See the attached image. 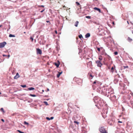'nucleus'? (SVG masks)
<instances>
[{"mask_svg": "<svg viewBox=\"0 0 133 133\" xmlns=\"http://www.w3.org/2000/svg\"><path fill=\"white\" fill-rule=\"evenodd\" d=\"M3 57H5V56L6 57H7V55H3Z\"/></svg>", "mask_w": 133, "mask_h": 133, "instance_id": "obj_40", "label": "nucleus"}, {"mask_svg": "<svg viewBox=\"0 0 133 133\" xmlns=\"http://www.w3.org/2000/svg\"><path fill=\"white\" fill-rule=\"evenodd\" d=\"M90 76L92 78L93 77V76H92L91 74L90 75Z\"/></svg>", "mask_w": 133, "mask_h": 133, "instance_id": "obj_41", "label": "nucleus"}, {"mask_svg": "<svg viewBox=\"0 0 133 133\" xmlns=\"http://www.w3.org/2000/svg\"><path fill=\"white\" fill-rule=\"evenodd\" d=\"M37 53V54L41 55L42 54V51L41 50L39 49H36Z\"/></svg>", "mask_w": 133, "mask_h": 133, "instance_id": "obj_5", "label": "nucleus"}, {"mask_svg": "<svg viewBox=\"0 0 133 133\" xmlns=\"http://www.w3.org/2000/svg\"><path fill=\"white\" fill-rule=\"evenodd\" d=\"M78 37H79L81 39V38L83 37H82V35H79V36H78Z\"/></svg>", "mask_w": 133, "mask_h": 133, "instance_id": "obj_25", "label": "nucleus"}, {"mask_svg": "<svg viewBox=\"0 0 133 133\" xmlns=\"http://www.w3.org/2000/svg\"><path fill=\"white\" fill-rule=\"evenodd\" d=\"M1 94V92H0V94Z\"/></svg>", "mask_w": 133, "mask_h": 133, "instance_id": "obj_60", "label": "nucleus"}, {"mask_svg": "<svg viewBox=\"0 0 133 133\" xmlns=\"http://www.w3.org/2000/svg\"><path fill=\"white\" fill-rule=\"evenodd\" d=\"M63 8H65L64 9V10H68V8H66V7H65V5L63 6Z\"/></svg>", "mask_w": 133, "mask_h": 133, "instance_id": "obj_22", "label": "nucleus"}, {"mask_svg": "<svg viewBox=\"0 0 133 133\" xmlns=\"http://www.w3.org/2000/svg\"><path fill=\"white\" fill-rule=\"evenodd\" d=\"M78 23L79 22L78 21H77L75 23V26L76 27H77L78 26Z\"/></svg>", "mask_w": 133, "mask_h": 133, "instance_id": "obj_12", "label": "nucleus"}, {"mask_svg": "<svg viewBox=\"0 0 133 133\" xmlns=\"http://www.w3.org/2000/svg\"><path fill=\"white\" fill-rule=\"evenodd\" d=\"M127 22L128 23V24H129V23L128 21H127Z\"/></svg>", "mask_w": 133, "mask_h": 133, "instance_id": "obj_54", "label": "nucleus"}, {"mask_svg": "<svg viewBox=\"0 0 133 133\" xmlns=\"http://www.w3.org/2000/svg\"><path fill=\"white\" fill-rule=\"evenodd\" d=\"M46 22H47V23H50V22L49 21H46Z\"/></svg>", "mask_w": 133, "mask_h": 133, "instance_id": "obj_48", "label": "nucleus"}, {"mask_svg": "<svg viewBox=\"0 0 133 133\" xmlns=\"http://www.w3.org/2000/svg\"><path fill=\"white\" fill-rule=\"evenodd\" d=\"M24 124H26V125H28L29 124V123L25 121L24 122Z\"/></svg>", "mask_w": 133, "mask_h": 133, "instance_id": "obj_31", "label": "nucleus"}, {"mask_svg": "<svg viewBox=\"0 0 133 133\" xmlns=\"http://www.w3.org/2000/svg\"><path fill=\"white\" fill-rule=\"evenodd\" d=\"M107 58L109 60H110L111 59V58L110 56H109V55H107Z\"/></svg>", "mask_w": 133, "mask_h": 133, "instance_id": "obj_21", "label": "nucleus"}, {"mask_svg": "<svg viewBox=\"0 0 133 133\" xmlns=\"http://www.w3.org/2000/svg\"><path fill=\"white\" fill-rule=\"evenodd\" d=\"M98 98L99 100L98 101H97V102L101 106H103L104 104V101L103 99H101L100 98L98 97Z\"/></svg>", "mask_w": 133, "mask_h": 133, "instance_id": "obj_1", "label": "nucleus"}, {"mask_svg": "<svg viewBox=\"0 0 133 133\" xmlns=\"http://www.w3.org/2000/svg\"><path fill=\"white\" fill-rule=\"evenodd\" d=\"M21 86L23 88H25L26 87V85H21Z\"/></svg>", "mask_w": 133, "mask_h": 133, "instance_id": "obj_28", "label": "nucleus"}, {"mask_svg": "<svg viewBox=\"0 0 133 133\" xmlns=\"http://www.w3.org/2000/svg\"><path fill=\"white\" fill-rule=\"evenodd\" d=\"M118 54V53L117 51L115 52H114V54L115 55H117Z\"/></svg>", "mask_w": 133, "mask_h": 133, "instance_id": "obj_34", "label": "nucleus"}, {"mask_svg": "<svg viewBox=\"0 0 133 133\" xmlns=\"http://www.w3.org/2000/svg\"><path fill=\"white\" fill-rule=\"evenodd\" d=\"M86 17L87 18H88L89 19H90L91 18V17L90 16H86Z\"/></svg>", "mask_w": 133, "mask_h": 133, "instance_id": "obj_33", "label": "nucleus"}, {"mask_svg": "<svg viewBox=\"0 0 133 133\" xmlns=\"http://www.w3.org/2000/svg\"><path fill=\"white\" fill-rule=\"evenodd\" d=\"M64 0H60V4H61V3L62 2L64 3Z\"/></svg>", "mask_w": 133, "mask_h": 133, "instance_id": "obj_29", "label": "nucleus"}, {"mask_svg": "<svg viewBox=\"0 0 133 133\" xmlns=\"http://www.w3.org/2000/svg\"><path fill=\"white\" fill-rule=\"evenodd\" d=\"M46 119L48 120H50V118L48 117H46Z\"/></svg>", "mask_w": 133, "mask_h": 133, "instance_id": "obj_37", "label": "nucleus"}, {"mask_svg": "<svg viewBox=\"0 0 133 133\" xmlns=\"http://www.w3.org/2000/svg\"><path fill=\"white\" fill-rule=\"evenodd\" d=\"M62 71H61V72H59V77L60 75L62 73Z\"/></svg>", "mask_w": 133, "mask_h": 133, "instance_id": "obj_24", "label": "nucleus"}, {"mask_svg": "<svg viewBox=\"0 0 133 133\" xmlns=\"http://www.w3.org/2000/svg\"><path fill=\"white\" fill-rule=\"evenodd\" d=\"M76 39H78V37H76Z\"/></svg>", "mask_w": 133, "mask_h": 133, "instance_id": "obj_53", "label": "nucleus"}, {"mask_svg": "<svg viewBox=\"0 0 133 133\" xmlns=\"http://www.w3.org/2000/svg\"><path fill=\"white\" fill-rule=\"evenodd\" d=\"M10 56V55H7V57H9Z\"/></svg>", "mask_w": 133, "mask_h": 133, "instance_id": "obj_52", "label": "nucleus"}, {"mask_svg": "<svg viewBox=\"0 0 133 133\" xmlns=\"http://www.w3.org/2000/svg\"><path fill=\"white\" fill-rule=\"evenodd\" d=\"M115 69V66H114H114L112 67L111 69V72L112 73H113L114 72Z\"/></svg>", "mask_w": 133, "mask_h": 133, "instance_id": "obj_10", "label": "nucleus"}, {"mask_svg": "<svg viewBox=\"0 0 133 133\" xmlns=\"http://www.w3.org/2000/svg\"><path fill=\"white\" fill-rule=\"evenodd\" d=\"M30 95L31 96L34 97L36 96V95H32L31 94H30Z\"/></svg>", "mask_w": 133, "mask_h": 133, "instance_id": "obj_26", "label": "nucleus"}, {"mask_svg": "<svg viewBox=\"0 0 133 133\" xmlns=\"http://www.w3.org/2000/svg\"><path fill=\"white\" fill-rule=\"evenodd\" d=\"M124 69L126 68H128V66H124Z\"/></svg>", "mask_w": 133, "mask_h": 133, "instance_id": "obj_38", "label": "nucleus"}, {"mask_svg": "<svg viewBox=\"0 0 133 133\" xmlns=\"http://www.w3.org/2000/svg\"><path fill=\"white\" fill-rule=\"evenodd\" d=\"M74 123H76L77 124H78L79 123V122H77V121H74Z\"/></svg>", "mask_w": 133, "mask_h": 133, "instance_id": "obj_30", "label": "nucleus"}, {"mask_svg": "<svg viewBox=\"0 0 133 133\" xmlns=\"http://www.w3.org/2000/svg\"><path fill=\"white\" fill-rule=\"evenodd\" d=\"M97 50L99 51H100V49L99 48H97Z\"/></svg>", "mask_w": 133, "mask_h": 133, "instance_id": "obj_39", "label": "nucleus"}, {"mask_svg": "<svg viewBox=\"0 0 133 133\" xmlns=\"http://www.w3.org/2000/svg\"><path fill=\"white\" fill-rule=\"evenodd\" d=\"M122 121H118V123H122Z\"/></svg>", "mask_w": 133, "mask_h": 133, "instance_id": "obj_44", "label": "nucleus"}, {"mask_svg": "<svg viewBox=\"0 0 133 133\" xmlns=\"http://www.w3.org/2000/svg\"><path fill=\"white\" fill-rule=\"evenodd\" d=\"M99 131L101 132L107 133L104 127H101L99 129Z\"/></svg>", "mask_w": 133, "mask_h": 133, "instance_id": "obj_2", "label": "nucleus"}, {"mask_svg": "<svg viewBox=\"0 0 133 133\" xmlns=\"http://www.w3.org/2000/svg\"><path fill=\"white\" fill-rule=\"evenodd\" d=\"M57 77L58 78V73L57 74Z\"/></svg>", "mask_w": 133, "mask_h": 133, "instance_id": "obj_49", "label": "nucleus"}, {"mask_svg": "<svg viewBox=\"0 0 133 133\" xmlns=\"http://www.w3.org/2000/svg\"><path fill=\"white\" fill-rule=\"evenodd\" d=\"M112 24H113V25H114V24H115V23H114V22H112Z\"/></svg>", "mask_w": 133, "mask_h": 133, "instance_id": "obj_50", "label": "nucleus"}, {"mask_svg": "<svg viewBox=\"0 0 133 133\" xmlns=\"http://www.w3.org/2000/svg\"><path fill=\"white\" fill-rule=\"evenodd\" d=\"M96 83V81H95L93 83V84H95Z\"/></svg>", "mask_w": 133, "mask_h": 133, "instance_id": "obj_42", "label": "nucleus"}, {"mask_svg": "<svg viewBox=\"0 0 133 133\" xmlns=\"http://www.w3.org/2000/svg\"><path fill=\"white\" fill-rule=\"evenodd\" d=\"M19 77V75L18 73H17L16 74V75L14 77V79H17Z\"/></svg>", "mask_w": 133, "mask_h": 133, "instance_id": "obj_8", "label": "nucleus"}, {"mask_svg": "<svg viewBox=\"0 0 133 133\" xmlns=\"http://www.w3.org/2000/svg\"><path fill=\"white\" fill-rule=\"evenodd\" d=\"M87 59H89V58H87Z\"/></svg>", "mask_w": 133, "mask_h": 133, "instance_id": "obj_61", "label": "nucleus"}, {"mask_svg": "<svg viewBox=\"0 0 133 133\" xmlns=\"http://www.w3.org/2000/svg\"><path fill=\"white\" fill-rule=\"evenodd\" d=\"M96 63L97 64V65L98 67H101L102 65V64L101 62L100 61L97 60L96 61Z\"/></svg>", "mask_w": 133, "mask_h": 133, "instance_id": "obj_3", "label": "nucleus"}, {"mask_svg": "<svg viewBox=\"0 0 133 133\" xmlns=\"http://www.w3.org/2000/svg\"><path fill=\"white\" fill-rule=\"evenodd\" d=\"M2 26V25H0V28L1 27V26Z\"/></svg>", "mask_w": 133, "mask_h": 133, "instance_id": "obj_56", "label": "nucleus"}, {"mask_svg": "<svg viewBox=\"0 0 133 133\" xmlns=\"http://www.w3.org/2000/svg\"><path fill=\"white\" fill-rule=\"evenodd\" d=\"M0 110H1V111L3 112V114H4L5 112V111L4 110L3 108H1V109Z\"/></svg>", "mask_w": 133, "mask_h": 133, "instance_id": "obj_16", "label": "nucleus"}, {"mask_svg": "<svg viewBox=\"0 0 133 133\" xmlns=\"http://www.w3.org/2000/svg\"><path fill=\"white\" fill-rule=\"evenodd\" d=\"M133 25V24H132Z\"/></svg>", "mask_w": 133, "mask_h": 133, "instance_id": "obj_63", "label": "nucleus"}, {"mask_svg": "<svg viewBox=\"0 0 133 133\" xmlns=\"http://www.w3.org/2000/svg\"><path fill=\"white\" fill-rule=\"evenodd\" d=\"M45 10V9H43V10L42 11H41V12H43V11H44Z\"/></svg>", "mask_w": 133, "mask_h": 133, "instance_id": "obj_43", "label": "nucleus"}, {"mask_svg": "<svg viewBox=\"0 0 133 133\" xmlns=\"http://www.w3.org/2000/svg\"><path fill=\"white\" fill-rule=\"evenodd\" d=\"M130 103L131 104V107L132 108H133V101L131 100L130 101Z\"/></svg>", "mask_w": 133, "mask_h": 133, "instance_id": "obj_13", "label": "nucleus"}, {"mask_svg": "<svg viewBox=\"0 0 133 133\" xmlns=\"http://www.w3.org/2000/svg\"><path fill=\"white\" fill-rule=\"evenodd\" d=\"M114 121L111 120H109L108 121V123L109 124L111 125H113L114 124Z\"/></svg>", "mask_w": 133, "mask_h": 133, "instance_id": "obj_6", "label": "nucleus"}, {"mask_svg": "<svg viewBox=\"0 0 133 133\" xmlns=\"http://www.w3.org/2000/svg\"><path fill=\"white\" fill-rule=\"evenodd\" d=\"M110 97L113 98L114 99H115L116 98V96L115 95H114V94L113 93H111L110 94Z\"/></svg>", "mask_w": 133, "mask_h": 133, "instance_id": "obj_7", "label": "nucleus"}, {"mask_svg": "<svg viewBox=\"0 0 133 133\" xmlns=\"http://www.w3.org/2000/svg\"><path fill=\"white\" fill-rule=\"evenodd\" d=\"M102 54L104 55V56H106L107 57V55H108L105 52L103 53Z\"/></svg>", "mask_w": 133, "mask_h": 133, "instance_id": "obj_18", "label": "nucleus"}, {"mask_svg": "<svg viewBox=\"0 0 133 133\" xmlns=\"http://www.w3.org/2000/svg\"><path fill=\"white\" fill-rule=\"evenodd\" d=\"M1 121H3V122H4V120L3 119H1Z\"/></svg>", "mask_w": 133, "mask_h": 133, "instance_id": "obj_46", "label": "nucleus"}, {"mask_svg": "<svg viewBox=\"0 0 133 133\" xmlns=\"http://www.w3.org/2000/svg\"><path fill=\"white\" fill-rule=\"evenodd\" d=\"M42 91L43 92H44V91L43 90H42Z\"/></svg>", "mask_w": 133, "mask_h": 133, "instance_id": "obj_57", "label": "nucleus"}, {"mask_svg": "<svg viewBox=\"0 0 133 133\" xmlns=\"http://www.w3.org/2000/svg\"><path fill=\"white\" fill-rule=\"evenodd\" d=\"M132 33L133 34V30L132 31Z\"/></svg>", "mask_w": 133, "mask_h": 133, "instance_id": "obj_58", "label": "nucleus"}, {"mask_svg": "<svg viewBox=\"0 0 133 133\" xmlns=\"http://www.w3.org/2000/svg\"><path fill=\"white\" fill-rule=\"evenodd\" d=\"M38 7H44V5H39V6H38Z\"/></svg>", "mask_w": 133, "mask_h": 133, "instance_id": "obj_36", "label": "nucleus"}, {"mask_svg": "<svg viewBox=\"0 0 133 133\" xmlns=\"http://www.w3.org/2000/svg\"><path fill=\"white\" fill-rule=\"evenodd\" d=\"M49 91V89H47V91Z\"/></svg>", "mask_w": 133, "mask_h": 133, "instance_id": "obj_51", "label": "nucleus"}, {"mask_svg": "<svg viewBox=\"0 0 133 133\" xmlns=\"http://www.w3.org/2000/svg\"><path fill=\"white\" fill-rule=\"evenodd\" d=\"M55 33L56 34H57V31H56V30H55Z\"/></svg>", "mask_w": 133, "mask_h": 133, "instance_id": "obj_47", "label": "nucleus"}, {"mask_svg": "<svg viewBox=\"0 0 133 133\" xmlns=\"http://www.w3.org/2000/svg\"><path fill=\"white\" fill-rule=\"evenodd\" d=\"M90 36V34L89 33H87L85 35V37L86 38H88Z\"/></svg>", "mask_w": 133, "mask_h": 133, "instance_id": "obj_11", "label": "nucleus"}, {"mask_svg": "<svg viewBox=\"0 0 133 133\" xmlns=\"http://www.w3.org/2000/svg\"><path fill=\"white\" fill-rule=\"evenodd\" d=\"M98 59H99V60H98V61H100L101 62L102 59V56H99V57L98 58Z\"/></svg>", "mask_w": 133, "mask_h": 133, "instance_id": "obj_19", "label": "nucleus"}, {"mask_svg": "<svg viewBox=\"0 0 133 133\" xmlns=\"http://www.w3.org/2000/svg\"><path fill=\"white\" fill-rule=\"evenodd\" d=\"M54 64H55V65L56 66L57 68L58 67V64L55 63H54Z\"/></svg>", "mask_w": 133, "mask_h": 133, "instance_id": "obj_23", "label": "nucleus"}, {"mask_svg": "<svg viewBox=\"0 0 133 133\" xmlns=\"http://www.w3.org/2000/svg\"><path fill=\"white\" fill-rule=\"evenodd\" d=\"M94 9L95 10H96L97 11H98L99 12H101V10L100 9L98 8H97V7H95L94 8Z\"/></svg>", "mask_w": 133, "mask_h": 133, "instance_id": "obj_9", "label": "nucleus"}, {"mask_svg": "<svg viewBox=\"0 0 133 133\" xmlns=\"http://www.w3.org/2000/svg\"><path fill=\"white\" fill-rule=\"evenodd\" d=\"M60 64V62L59 61V63H58L59 65Z\"/></svg>", "mask_w": 133, "mask_h": 133, "instance_id": "obj_55", "label": "nucleus"}, {"mask_svg": "<svg viewBox=\"0 0 133 133\" xmlns=\"http://www.w3.org/2000/svg\"><path fill=\"white\" fill-rule=\"evenodd\" d=\"M76 5L77 6H79V7H80L81 6V5H80V4L78 2H76Z\"/></svg>", "mask_w": 133, "mask_h": 133, "instance_id": "obj_17", "label": "nucleus"}, {"mask_svg": "<svg viewBox=\"0 0 133 133\" xmlns=\"http://www.w3.org/2000/svg\"><path fill=\"white\" fill-rule=\"evenodd\" d=\"M6 44L5 42H3L2 43H0V48H3Z\"/></svg>", "mask_w": 133, "mask_h": 133, "instance_id": "obj_4", "label": "nucleus"}, {"mask_svg": "<svg viewBox=\"0 0 133 133\" xmlns=\"http://www.w3.org/2000/svg\"><path fill=\"white\" fill-rule=\"evenodd\" d=\"M128 41L129 42H130L132 41V39L129 37H128Z\"/></svg>", "mask_w": 133, "mask_h": 133, "instance_id": "obj_14", "label": "nucleus"}, {"mask_svg": "<svg viewBox=\"0 0 133 133\" xmlns=\"http://www.w3.org/2000/svg\"><path fill=\"white\" fill-rule=\"evenodd\" d=\"M56 48H57V46H56Z\"/></svg>", "mask_w": 133, "mask_h": 133, "instance_id": "obj_62", "label": "nucleus"}, {"mask_svg": "<svg viewBox=\"0 0 133 133\" xmlns=\"http://www.w3.org/2000/svg\"><path fill=\"white\" fill-rule=\"evenodd\" d=\"M53 118H54V117H51L50 118V119H53Z\"/></svg>", "mask_w": 133, "mask_h": 133, "instance_id": "obj_45", "label": "nucleus"}, {"mask_svg": "<svg viewBox=\"0 0 133 133\" xmlns=\"http://www.w3.org/2000/svg\"><path fill=\"white\" fill-rule=\"evenodd\" d=\"M30 39L31 40V41L32 42L33 41L34 39L33 37H30Z\"/></svg>", "mask_w": 133, "mask_h": 133, "instance_id": "obj_35", "label": "nucleus"}, {"mask_svg": "<svg viewBox=\"0 0 133 133\" xmlns=\"http://www.w3.org/2000/svg\"><path fill=\"white\" fill-rule=\"evenodd\" d=\"M9 37H15V36L14 35H12V34H10L9 36Z\"/></svg>", "mask_w": 133, "mask_h": 133, "instance_id": "obj_20", "label": "nucleus"}, {"mask_svg": "<svg viewBox=\"0 0 133 133\" xmlns=\"http://www.w3.org/2000/svg\"><path fill=\"white\" fill-rule=\"evenodd\" d=\"M44 103L46 105H48V102H46V101H44Z\"/></svg>", "mask_w": 133, "mask_h": 133, "instance_id": "obj_27", "label": "nucleus"}, {"mask_svg": "<svg viewBox=\"0 0 133 133\" xmlns=\"http://www.w3.org/2000/svg\"><path fill=\"white\" fill-rule=\"evenodd\" d=\"M17 131H18V132H19L20 133H24V132H22L19 130H17Z\"/></svg>", "mask_w": 133, "mask_h": 133, "instance_id": "obj_32", "label": "nucleus"}, {"mask_svg": "<svg viewBox=\"0 0 133 133\" xmlns=\"http://www.w3.org/2000/svg\"><path fill=\"white\" fill-rule=\"evenodd\" d=\"M35 89V88L33 87H30L28 88V90H34Z\"/></svg>", "mask_w": 133, "mask_h": 133, "instance_id": "obj_15", "label": "nucleus"}, {"mask_svg": "<svg viewBox=\"0 0 133 133\" xmlns=\"http://www.w3.org/2000/svg\"><path fill=\"white\" fill-rule=\"evenodd\" d=\"M24 34H25L26 33V32H24Z\"/></svg>", "mask_w": 133, "mask_h": 133, "instance_id": "obj_59", "label": "nucleus"}]
</instances>
